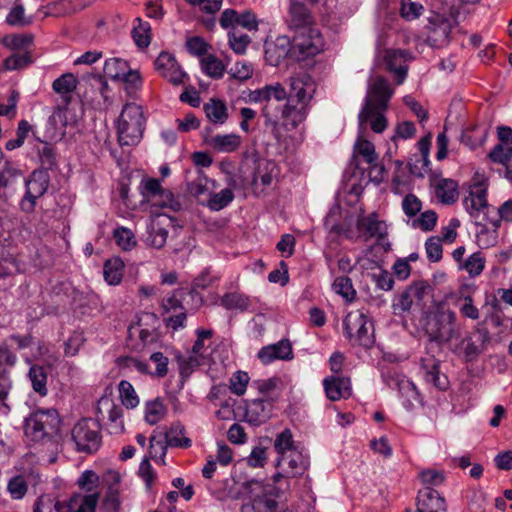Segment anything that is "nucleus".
<instances>
[{
  "mask_svg": "<svg viewBox=\"0 0 512 512\" xmlns=\"http://www.w3.org/2000/svg\"><path fill=\"white\" fill-rule=\"evenodd\" d=\"M286 97L287 91L280 83L265 85L250 93L251 101L263 103L261 113L265 126L270 127L273 133H278L280 126L286 130L295 129L307 117V105L286 100V103L280 107L279 102Z\"/></svg>",
  "mask_w": 512,
  "mask_h": 512,
  "instance_id": "f257e3e1",
  "label": "nucleus"
},
{
  "mask_svg": "<svg viewBox=\"0 0 512 512\" xmlns=\"http://www.w3.org/2000/svg\"><path fill=\"white\" fill-rule=\"evenodd\" d=\"M423 328L429 338L438 343H449L460 336L457 315L445 303H437L423 319Z\"/></svg>",
  "mask_w": 512,
  "mask_h": 512,
  "instance_id": "f03ea898",
  "label": "nucleus"
},
{
  "mask_svg": "<svg viewBox=\"0 0 512 512\" xmlns=\"http://www.w3.org/2000/svg\"><path fill=\"white\" fill-rule=\"evenodd\" d=\"M60 425L61 419L56 409H37L24 419V435L30 442L46 443L58 435Z\"/></svg>",
  "mask_w": 512,
  "mask_h": 512,
  "instance_id": "7ed1b4c3",
  "label": "nucleus"
},
{
  "mask_svg": "<svg viewBox=\"0 0 512 512\" xmlns=\"http://www.w3.org/2000/svg\"><path fill=\"white\" fill-rule=\"evenodd\" d=\"M145 125L143 109L136 103H127L117 124L118 142L121 146H132L140 142Z\"/></svg>",
  "mask_w": 512,
  "mask_h": 512,
  "instance_id": "20e7f679",
  "label": "nucleus"
},
{
  "mask_svg": "<svg viewBox=\"0 0 512 512\" xmlns=\"http://www.w3.org/2000/svg\"><path fill=\"white\" fill-rule=\"evenodd\" d=\"M486 197V185L481 182L474 183L469 187L468 195L463 199V205L476 225L486 227L492 224L497 227L499 220L490 217V214H494L495 208L488 204Z\"/></svg>",
  "mask_w": 512,
  "mask_h": 512,
  "instance_id": "39448f33",
  "label": "nucleus"
},
{
  "mask_svg": "<svg viewBox=\"0 0 512 512\" xmlns=\"http://www.w3.org/2000/svg\"><path fill=\"white\" fill-rule=\"evenodd\" d=\"M347 337L354 344L369 348L374 344V326L363 310L347 314L343 322Z\"/></svg>",
  "mask_w": 512,
  "mask_h": 512,
  "instance_id": "423d86ee",
  "label": "nucleus"
},
{
  "mask_svg": "<svg viewBox=\"0 0 512 512\" xmlns=\"http://www.w3.org/2000/svg\"><path fill=\"white\" fill-rule=\"evenodd\" d=\"M291 41L292 58L296 60L315 56L324 46L322 35L315 26L294 31Z\"/></svg>",
  "mask_w": 512,
  "mask_h": 512,
  "instance_id": "0eeeda50",
  "label": "nucleus"
},
{
  "mask_svg": "<svg viewBox=\"0 0 512 512\" xmlns=\"http://www.w3.org/2000/svg\"><path fill=\"white\" fill-rule=\"evenodd\" d=\"M194 57L197 58L203 74L213 79L223 77L226 70L225 64L217 57L212 45L198 36H194Z\"/></svg>",
  "mask_w": 512,
  "mask_h": 512,
  "instance_id": "6e6552de",
  "label": "nucleus"
},
{
  "mask_svg": "<svg viewBox=\"0 0 512 512\" xmlns=\"http://www.w3.org/2000/svg\"><path fill=\"white\" fill-rule=\"evenodd\" d=\"M139 191L144 201L153 207L169 208L173 211H178L181 207L173 194L161 186L158 179L143 178L139 184Z\"/></svg>",
  "mask_w": 512,
  "mask_h": 512,
  "instance_id": "1a4fd4ad",
  "label": "nucleus"
},
{
  "mask_svg": "<svg viewBox=\"0 0 512 512\" xmlns=\"http://www.w3.org/2000/svg\"><path fill=\"white\" fill-rule=\"evenodd\" d=\"M243 493L251 500V509L256 512H273L276 501L273 498V487L256 479H249L241 484Z\"/></svg>",
  "mask_w": 512,
  "mask_h": 512,
  "instance_id": "9d476101",
  "label": "nucleus"
},
{
  "mask_svg": "<svg viewBox=\"0 0 512 512\" xmlns=\"http://www.w3.org/2000/svg\"><path fill=\"white\" fill-rule=\"evenodd\" d=\"M72 439L79 452L91 454L101 445V436L96 423L90 419L79 421L72 429Z\"/></svg>",
  "mask_w": 512,
  "mask_h": 512,
  "instance_id": "9b49d317",
  "label": "nucleus"
},
{
  "mask_svg": "<svg viewBox=\"0 0 512 512\" xmlns=\"http://www.w3.org/2000/svg\"><path fill=\"white\" fill-rule=\"evenodd\" d=\"M392 95L393 89L385 78L381 76L371 78L362 107V117L367 112L371 111L373 107H377L378 109H387Z\"/></svg>",
  "mask_w": 512,
  "mask_h": 512,
  "instance_id": "f8f14e48",
  "label": "nucleus"
},
{
  "mask_svg": "<svg viewBox=\"0 0 512 512\" xmlns=\"http://www.w3.org/2000/svg\"><path fill=\"white\" fill-rule=\"evenodd\" d=\"M26 192L20 203L22 211L30 213L34 210L36 201L42 197L48 189L49 175L44 170H35L29 179L25 181Z\"/></svg>",
  "mask_w": 512,
  "mask_h": 512,
  "instance_id": "ddd939ff",
  "label": "nucleus"
},
{
  "mask_svg": "<svg viewBox=\"0 0 512 512\" xmlns=\"http://www.w3.org/2000/svg\"><path fill=\"white\" fill-rule=\"evenodd\" d=\"M429 286L423 282L410 285L405 291L394 298L392 308L395 315L409 312L413 307H420L427 295Z\"/></svg>",
  "mask_w": 512,
  "mask_h": 512,
  "instance_id": "4468645a",
  "label": "nucleus"
},
{
  "mask_svg": "<svg viewBox=\"0 0 512 512\" xmlns=\"http://www.w3.org/2000/svg\"><path fill=\"white\" fill-rule=\"evenodd\" d=\"M182 295L183 290H175L171 296L164 298L161 303L167 327H171L173 330L184 327L187 321V310L180 300Z\"/></svg>",
  "mask_w": 512,
  "mask_h": 512,
  "instance_id": "2eb2a0df",
  "label": "nucleus"
},
{
  "mask_svg": "<svg viewBox=\"0 0 512 512\" xmlns=\"http://www.w3.org/2000/svg\"><path fill=\"white\" fill-rule=\"evenodd\" d=\"M154 66L161 77L175 86L185 84L189 80V74L181 69L175 57L168 52H161Z\"/></svg>",
  "mask_w": 512,
  "mask_h": 512,
  "instance_id": "dca6fc26",
  "label": "nucleus"
},
{
  "mask_svg": "<svg viewBox=\"0 0 512 512\" xmlns=\"http://www.w3.org/2000/svg\"><path fill=\"white\" fill-rule=\"evenodd\" d=\"M314 93L315 83L309 75H295L289 79V91L285 100L309 106Z\"/></svg>",
  "mask_w": 512,
  "mask_h": 512,
  "instance_id": "f3484780",
  "label": "nucleus"
},
{
  "mask_svg": "<svg viewBox=\"0 0 512 512\" xmlns=\"http://www.w3.org/2000/svg\"><path fill=\"white\" fill-rule=\"evenodd\" d=\"M170 221V217L166 214H156L151 218L147 225V236L145 238L148 246L160 249L165 245L168 236L166 226L169 225Z\"/></svg>",
  "mask_w": 512,
  "mask_h": 512,
  "instance_id": "a211bd4d",
  "label": "nucleus"
},
{
  "mask_svg": "<svg viewBox=\"0 0 512 512\" xmlns=\"http://www.w3.org/2000/svg\"><path fill=\"white\" fill-rule=\"evenodd\" d=\"M287 56L292 57V41L288 36H278L275 41L266 44L265 58L270 65H279Z\"/></svg>",
  "mask_w": 512,
  "mask_h": 512,
  "instance_id": "6ab92c4d",
  "label": "nucleus"
},
{
  "mask_svg": "<svg viewBox=\"0 0 512 512\" xmlns=\"http://www.w3.org/2000/svg\"><path fill=\"white\" fill-rule=\"evenodd\" d=\"M383 59L386 68L396 77L397 84H402L408 70L407 53L403 50L388 49L384 52Z\"/></svg>",
  "mask_w": 512,
  "mask_h": 512,
  "instance_id": "aec40b11",
  "label": "nucleus"
},
{
  "mask_svg": "<svg viewBox=\"0 0 512 512\" xmlns=\"http://www.w3.org/2000/svg\"><path fill=\"white\" fill-rule=\"evenodd\" d=\"M416 512H447L445 499L438 491L426 487L419 491Z\"/></svg>",
  "mask_w": 512,
  "mask_h": 512,
  "instance_id": "412c9836",
  "label": "nucleus"
},
{
  "mask_svg": "<svg viewBox=\"0 0 512 512\" xmlns=\"http://www.w3.org/2000/svg\"><path fill=\"white\" fill-rule=\"evenodd\" d=\"M221 6L222 0H194V17L207 30H212L215 26V15Z\"/></svg>",
  "mask_w": 512,
  "mask_h": 512,
  "instance_id": "4be33fe9",
  "label": "nucleus"
},
{
  "mask_svg": "<svg viewBox=\"0 0 512 512\" xmlns=\"http://www.w3.org/2000/svg\"><path fill=\"white\" fill-rule=\"evenodd\" d=\"M258 358L263 364H269L275 360H290L293 358L292 345L289 340H280L261 348Z\"/></svg>",
  "mask_w": 512,
  "mask_h": 512,
  "instance_id": "5701e85b",
  "label": "nucleus"
},
{
  "mask_svg": "<svg viewBox=\"0 0 512 512\" xmlns=\"http://www.w3.org/2000/svg\"><path fill=\"white\" fill-rule=\"evenodd\" d=\"M288 26L291 30L314 27V18L307 7L298 1H291L288 14Z\"/></svg>",
  "mask_w": 512,
  "mask_h": 512,
  "instance_id": "b1692460",
  "label": "nucleus"
},
{
  "mask_svg": "<svg viewBox=\"0 0 512 512\" xmlns=\"http://www.w3.org/2000/svg\"><path fill=\"white\" fill-rule=\"evenodd\" d=\"M287 466L286 476L300 477L309 467V459L299 450H292L278 458L277 465Z\"/></svg>",
  "mask_w": 512,
  "mask_h": 512,
  "instance_id": "393cba45",
  "label": "nucleus"
},
{
  "mask_svg": "<svg viewBox=\"0 0 512 512\" xmlns=\"http://www.w3.org/2000/svg\"><path fill=\"white\" fill-rule=\"evenodd\" d=\"M271 412V402L262 399H255L246 407L245 421L250 425L260 426L271 417Z\"/></svg>",
  "mask_w": 512,
  "mask_h": 512,
  "instance_id": "a878e982",
  "label": "nucleus"
},
{
  "mask_svg": "<svg viewBox=\"0 0 512 512\" xmlns=\"http://www.w3.org/2000/svg\"><path fill=\"white\" fill-rule=\"evenodd\" d=\"M323 386L327 398L331 401H338L348 398L351 395L349 378L340 376H329L323 380Z\"/></svg>",
  "mask_w": 512,
  "mask_h": 512,
  "instance_id": "bb28decb",
  "label": "nucleus"
},
{
  "mask_svg": "<svg viewBox=\"0 0 512 512\" xmlns=\"http://www.w3.org/2000/svg\"><path fill=\"white\" fill-rule=\"evenodd\" d=\"M205 142L219 153H232L241 146L242 138L236 133L216 134L205 138Z\"/></svg>",
  "mask_w": 512,
  "mask_h": 512,
  "instance_id": "cd10ccee",
  "label": "nucleus"
},
{
  "mask_svg": "<svg viewBox=\"0 0 512 512\" xmlns=\"http://www.w3.org/2000/svg\"><path fill=\"white\" fill-rule=\"evenodd\" d=\"M100 492L74 493L66 503L68 512H96Z\"/></svg>",
  "mask_w": 512,
  "mask_h": 512,
  "instance_id": "c85d7f7f",
  "label": "nucleus"
},
{
  "mask_svg": "<svg viewBox=\"0 0 512 512\" xmlns=\"http://www.w3.org/2000/svg\"><path fill=\"white\" fill-rule=\"evenodd\" d=\"M399 397L407 410H412L415 404L420 403V394L412 381L406 377H400L395 380Z\"/></svg>",
  "mask_w": 512,
  "mask_h": 512,
  "instance_id": "c756f323",
  "label": "nucleus"
},
{
  "mask_svg": "<svg viewBox=\"0 0 512 512\" xmlns=\"http://www.w3.org/2000/svg\"><path fill=\"white\" fill-rule=\"evenodd\" d=\"M356 226L359 231L364 232L368 237L383 238L387 234L384 223L377 219L375 213L359 217Z\"/></svg>",
  "mask_w": 512,
  "mask_h": 512,
  "instance_id": "7c9ffc66",
  "label": "nucleus"
},
{
  "mask_svg": "<svg viewBox=\"0 0 512 512\" xmlns=\"http://www.w3.org/2000/svg\"><path fill=\"white\" fill-rule=\"evenodd\" d=\"M451 30L452 26L449 21H441L429 30L426 41L431 47H445L450 42Z\"/></svg>",
  "mask_w": 512,
  "mask_h": 512,
  "instance_id": "2f4dec72",
  "label": "nucleus"
},
{
  "mask_svg": "<svg viewBox=\"0 0 512 512\" xmlns=\"http://www.w3.org/2000/svg\"><path fill=\"white\" fill-rule=\"evenodd\" d=\"M386 109H378L373 107L371 111L367 112L362 117V110L359 113V129L364 130L365 124L369 122L371 129L375 133H382L387 128V120L384 116Z\"/></svg>",
  "mask_w": 512,
  "mask_h": 512,
  "instance_id": "473e14b6",
  "label": "nucleus"
},
{
  "mask_svg": "<svg viewBox=\"0 0 512 512\" xmlns=\"http://www.w3.org/2000/svg\"><path fill=\"white\" fill-rule=\"evenodd\" d=\"M203 110L208 120L214 124H224L228 118V108L226 104L217 98H211L204 104Z\"/></svg>",
  "mask_w": 512,
  "mask_h": 512,
  "instance_id": "72a5a7b5",
  "label": "nucleus"
},
{
  "mask_svg": "<svg viewBox=\"0 0 512 512\" xmlns=\"http://www.w3.org/2000/svg\"><path fill=\"white\" fill-rule=\"evenodd\" d=\"M77 87V79L72 73H66L53 81V90L61 96L65 104L71 100L73 91Z\"/></svg>",
  "mask_w": 512,
  "mask_h": 512,
  "instance_id": "f704fd0d",
  "label": "nucleus"
},
{
  "mask_svg": "<svg viewBox=\"0 0 512 512\" xmlns=\"http://www.w3.org/2000/svg\"><path fill=\"white\" fill-rule=\"evenodd\" d=\"M424 378L427 383L432 384L436 388L445 389L447 379L444 375H440L439 364L436 360L430 358L422 361Z\"/></svg>",
  "mask_w": 512,
  "mask_h": 512,
  "instance_id": "c9c22d12",
  "label": "nucleus"
},
{
  "mask_svg": "<svg viewBox=\"0 0 512 512\" xmlns=\"http://www.w3.org/2000/svg\"><path fill=\"white\" fill-rule=\"evenodd\" d=\"M435 195L444 204H452L458 197L457 183L451 179H440L435 183Z\"/></svg>",
  "mask_w": 512,
  "mask_h": 512,
  "instance_id": "e433bc0d",
  "label": "nucleus"
},
{
  "mask_svg": "<svg viewBox=\"0 0 512 512\" xmlns=\"http://www.w3.org/2000/svg\"><path fill=\"white\" fill-rule=\"evenodd\" d=\"M489 158L502 164L506 169V177L512 179V147L498 144L489 153Z\"/></svg>",
  "mask_w": 512,
  "mask_h": 512,
  "instance_id": "4c0bfd02",
  "label": "nucleus"
},
{
  "mask_svg": "<svg viewBox=\"0 0 512 512\" xmlns=\"http://www.w3.org/2000/svg\"><path fill=\"white\" fill-rule=\"evenodd\" d=\"M33 390L40 396H46L47 389V372L45 367L40 365H32L28 373Z\"/></svg>",
  "mask_w": 512,
  "mask_h": 512,
  "instance_id": "58836bf2",
  "label": "nucleus"
},
{
  "mask_svg": "<svg viewBox=\"0 0 512 512\" xmlns=\"http://www.w3.org/2000/svg\"><path fill=\"white\" fill-rule=\"evenodd\" d=\"M124 263L119 258L109 259L104 264L103 274L105 281L110 285H117L123 276Z\"/></svg>",
  "mask_w": 512,
  "mask_h": 512,
  "instance_id": "ea45409f",
  "label": "nucleus"
},
{
  "mask_svg": "<svg viewBox=\"0 0 512 512\" xmlns=\"http://www.w3.org/2000/svg\"><path fill=\"white\" fill-rule=\"evenodd\" d=\"M167 413L164 403L159 399L148 401L145 405V420L150 425L161 421Z\"/></svg>",
  "mask_w": 512,
  "mask_h": 512,
  "instance_id": "a19ab883",
  "label": "nucleus"
},
{
  "mask_svg": "<svg viewBox=\"0 0 512 512\" xmlns=\"http://www.w3.org/2000/svg\"><path fill=\"white\" fill-rule=\"evenodd\" d=\"M42 170H52L56 166V152L53 146L47 142L39 141L36 146Z\"/></svg>",
  "mask_w": 512,
  "mask_h": 512,
  "instance_id": "79ce46f5",
  "label": "nucleus"
},
{
  "mask_svg": "<svg viewBox=\"0 0 512 512\" xmlns=\"http://www.w3.org/2000/svg\"><path fill=\"white\" fill-rule=\"evenodd\" d=\"M221 305L228 310L245 311L250 306V300L244 294L231 292L221 298Z\"/></svg>",
  "mask_w": 512,
  "mask_h": 512,
  "instance_id": "37998d69",
  "label": "nucleus"
},
{
  "mask_svg": "<svg viewBox=\"0 0 512 512\" xmlns=\"http://www.w3.org/2000/svg\"><path fill=\"white\" fill-rule=\"evenodd\" d=\"M97 412L101 414L102 417H105V414H107L108 419L114 423L119 421L122 417V408L115 405L113 400L109 397L100 398L97 405Z\"/></svg>",
  "mask_w": 512,
  "mask_h": 512,
  "instance_id": "c03bdc74",
  "label": "nucleus"
},
{
  "mask_svg": "<svg viewBox=\"0 0 512 512\" xmlns=\"http://www.w3.org/2000/svg\"><path fill=\"white\" fill-rule=\"evenodd\" d=\"M128 63L120 58H110L105 61L103 72L106 77L113 80H120L127 70Z\"/></svg>",
  "mask_w": 512,
  "mask_h": 512,
  "instance_id": "a18cd8bd",
  "label": "nucleus"
},
{
  "mask_svg": "<svg viewBox=\"0 0 512 512\" xmlns=\"http://www.w3.org/2000/svg\"><path fill=\"white\" fill-rule=\"evenodd\" d=\"M332 289L336 294L341 295L345 300L349 302L355 299L356 291L353 288L352 281L348 276L337 277L332 284Z\"/></svg>",
  "mask_w": 512,
  "mask_h": 512,
  "instance_id": "49530a36",
  "label": "nucleus"
},
{
  "mask_svg": "<svg viewBox=\"0 0 512 512\" xmlns=\"http://www.w3.org/2000/svg\"><path fill=\"white\" fill-rule=\"evenodd\" d=\"M165 436L167 442L172 446H190V439L185 436V428L179 422L172 424L170 430L166 432Z\"/></svg>",
  "mask_w": 512,
  "mask_h": 512,
  "instance_id": "de8ad7c7",
  "label": "nucleus"
},
{
  "mask_svg": "<svg viewBox=\"0 0 512 512\" xmlns=\"http://www.w3.org/2000/svg\"><path fill=\"white\" fill-rule=\"evenodd\" d=\"M77 485L87 493L99 492L100 478L93 470H85L77 479Z\"/></svg>",
  "mask_w": 512,
  "mask_h": 512,
  "instance_id": "09e8293b",
  "label": "nucleus"
},
{
  "mask_svg": "<svg viewBox=\"0 0 512 512\" xmlns=\"http://www.w3.org/2000/svg\"><path fill=\"white\" fill-rule=\"evenodd\" d=\"M119 393L122 404L127 408L133 409L139 404L136 391L129 381L122 380L119 383Z\"/></svg>",
  "mask_w": 512,
  "mask_h": 512,
  "instance_id": "8fccbe9b",
  "label": "nucleus"
},
{
  "mask_svg": "<svg viewBox=\"0 0 512 512\" xmlns=\"http://www.w3.org/2000/svg\"><path fill=\"white\" fill-rule=\"evenodd\" d=\"M33 22L31 16H26L22 5L14 6L6 16V23L10 26L25 27Z\"/></svg>",
  "mask_w": 512,
  "mask_h": 512,
  "instance_id": "3c124183",
  "label": "nucleus"
},
{
  "mask_svg": "<svg viewBox=\"0 0 512 512\" xmlns=\"http://www.w3.org/2000/svg\"><path fill=\"white\" fill-rule=\"evenodd\" d=\"M233 198L234 195L232 190L225 188L218 193L211 194L207 202V206L211 210L219 211L226 207L230 202H232Z\"/></svg>",
  "mask_w": 512,
  "mask_h": 512,
  "instance_id": "603ef678",
  "label": "nucleus"
},
{
  "mask_svg": "<svg viewBox=\"0 0 512 512\" xmlns=\"http://www.w3.org/2000/svg\"><path fill=\"white\" fill-rule=\"evenodd\" d=\"M228 42L230 48L236 54L242 55L246 52L251 39L247 34L233 30L228 32Z\"/></svg>",
  "mask_w": 512,
  "mask_h": 512,
  "instance_id": "864d4df0",
  "label": "nucleus"
},
{
  "mask_svg": "<svg viewBox=\"0 0 512 512\" xmlns=\"http://www.w3.org/2000/svg\"><path fill=\"white\" fill-rule=\"evenodd\" d=\"M249 380H250V377L247 372H244L241 370L235 372L229 379L230 391L237 396L244 395L246 392Z\"/></svg>",
  "mask_w": 512,
  "mask_h": 512,
  "instance_id": "5fc2aeb1",
  "label": "nucleus"
},
{
  "mask_svg": "<svg viewBox=\"0 0 512 512\" xmlns=\"http://www.w3.org/2000/svg\"><path fill=\"white\" fill-rule=\"evenodd\" d=\"M274 448L280 457L290 453L292 450H297L294 447L292 433L289 429H285L277 435L274 441Z\"/></svg>",
  "mask_w": 512,
  "mask_h": 512,
  "instance_id": "6e6d98bb",
  "label": "nucleus"
},
{
  "mask_svg": "<svg viewBox=\"0 0 512 512\" xmlns=\"http://www.w3.org/2000/svg\"><path fill=\"white\" fill-rule=\"evenodd\" d=\"M355 149L364 158L368 164H374L378 160V156L375 152V147L372 142L359 136L356 143Z\"/></svg>",
  "mask_w": 512,
  "mask_h": 512,
  "instance_id": "4d7b16f0",
  "label": "nucleus"
},
{
  "mask_svg": "<svg viewBox=\"0 0 512 512\" xmlns=\"http://www.w3.org/2000/svg\"><path fill=\"white\" fill-rule=\"evenodd\" d=\"M485 259L481 253H473L469 258L460 265L461 269H465L472 277L478 276L484 269Z\"/></svg>",
  "mask_w": 512,
  "mask_h": 512,
  "instance_id": "13d9d810",
  "label": "nucleus"
},
{
  "mask_svg": "<svg viewBox=\"0 0 512 512\" xmlns=\"http://www.w3.org/2000/svg\"><path fill=\"white\" fill-rule=\"evenodd\" d=\"M68 108L57 107L49 118V122L58 129V136L63 137L65 134V128L70 124L68 119Z\"/></svg>",
  "mask_w": 512,
  "mask_h": 512,
  "instance_id": "bf43d9fd",
  "label": "nucleus"
},
{
  "mask_svg": "<svg viewBox=\"0 0 512 512\" xmlns=\"http://www.w3.org/2000/svg\"><path fill=\"white\" fill-rule=\"evenodd\" d=\"M114 238L123 250H130L136 245L135 235L126 227H119L114 231Z\"/></svg>",
  "mask_w": 512,
  "mask_h": 512,
  "instance_id": "052dcab7",
  "label": "nucleus"
},
{
  "mask_svg": "<svg viewBox=\"0 0 512 512\" xmlns=\"http://www.w3.org/2000/svg\"><path fill=\"white\" fill-rule=\"evenodd\" d=\"M253 66L246 61L236 62L228 71V74L236 80L245 81L252 77Z\"/></svg>",
  "mask_w": 512,
  "mask_h": 512,
  "instance_id": "680f3d73",
  "label": "nucleus"
},
{
  "mask_svg": "<svg viewBox=\"0 0 512 512\" xmlns=\"http://www.w3.org/2000/svg\"><path fill=\"white\" fill-rule=\"evenodd\" d=\"M423 12V6L418 2H413L412 0H402L400 14L401 16L408 20L412 21L420 17Z\"/></svg>",
  "mask_w": 512,
  "mask_h": 512,
  "instance_id": "e2e57ef3",
  "label": "nucleus"
},
{
  "mask_svg": "<svg viewBox=\"0 0 512 512\" xmlns=\"http://www.w3.org/2000/svg\"><path fill=\"white\" fill-rule=\"evenodd\" d=\"M139 26L134 27L133 29V38L136 45L140 48H146L151 41L150 37V26L148 23H141V20L138 18Z\"/></svg>",
  "mask_w": 512,
  "mask_h": 512,
  "instance_id": "0e129e2a",
  "label": "nucleus"
},
{
  "mask_svg": "<svg viewBox=\"0 0 512 512\" xmlns=\"http://www.w3.org/2000/svg\"><path fill=\"white\" fill-rule=\"evenodd\" d=\"M248 466L262 468L267 462L266 449L262 446H255L244 460Z\"/></svg>",
  "mask_w": 512,
  "mask_h": 512,
  "instance_id": "69168bd1",
  "label": "nucleus"
},
{
  "mask_svg": "<svg viewBox=\"0 0 512 512\" xmlns=\"http://www.w3.org/2000/svg\"><path fill=\"white\" fill-rule=\"evenodd\" d=\"M150 361L155 364V370L150 371V375L163 378L168 373V358L161 352H155L150 356Z\"/></svg>",
  "mask_w": 512,
  "mask_h": 512,
  "instance_id": "338daca9",
  "label": "nucleus"
},
{
  "mask_svg": "<svg viewBox=\"0 0 512 512\" xmlns=\"http://www.w3.org/2000/svg\"><path fill=\"white\" fill-rule=\"evenodd\" d=\"M120 495L117 488L110 485L106 496L103 499V507L106 512H119L120 509Z\"/></svg>",
  "mask_w": 512,
  "mask_h": 512,
  "instance_id": "774afa93",
  "label": "nucleus"
}]
</instances>
